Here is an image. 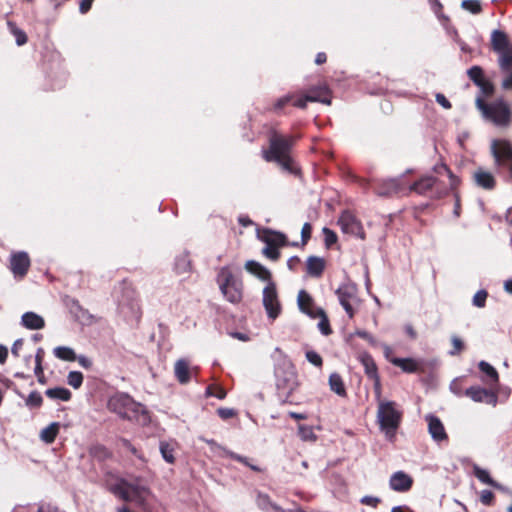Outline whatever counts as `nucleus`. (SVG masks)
I'll return each instance as SVG.
<instances>
[{"label":"nucleus","instance_id":"obj_2","mask_svg":"<svg viewBox=\"0 0 512 512\" xmlns=\"http://www.w3.org/2000/svg\"><path fill=\"white\" fill-rule=\"evenodd\" d=\"M108 490L124 501H133L138 505H144L147 496L150 494L149 488L137 478L130 482L125 479H117L115 483H107Z\"/></svg>","mask_w":512,"mask_h":512},{"label":"nucleus","instance_id":"obj_56","mask_svg":"<svg viewBox=\"0 0 512 512\" xmlns=\"http://www.w3.org/2000/svg\"><path fill=\"white\" fill-rule=\"evenodd\" d=\"M360 502L364 505L375 508L380 503V499L374 496H364L360 499Z\"/></svg>","mask_w":512,"mask_h":512},{"label":"nucleus","instance_id":"obj_8","mask_svg":"<svg viewBox=\"0 0 512 512\" xmlns=\"http://www.w3.org/2000/svg\"><path fill=\"white\" fill-rule=\"evenodd\" d=\"M491 48L498 54V65L500 69H506L512 64V42L508 35L501 30H493L491 33Z\"/></svg>","mask_w":512,"mask_h":512},{"label":"nucleus","instance_id":"obj_52","mask_svg":"<svg viewBox=\"0 0 512 512\" xmlns=\"http://www.w3.org/2000/svg\"><path fill=\"white\" fill-rule=\"evenodd\" d=\"M306 358H307V360L311 364H313V365H315L317 367H321L322 366V363H323L322 362V358H321V356L317 352H315V351H307L306 352Z\"/></svg>","mask_w":512,"mask_h":512},{"label":"nucleus","instance_id":"obj_62","mask_svg":"<svg viewBox=\"0 0 512 512\" xmlns=\"http://www.w3.org/2000/svg\"><path fill=\"white\" fill-rule=\"evenodd\" d=\"M449 178V186L451 190L456 189V187L459 185L460 180L457 176H455L452 171L447 174Z\"/></svg>","mask_w":512,"mask_h":512},{"label":"nucleus","instance_id":"obj_19","mask_svg":"<svg viewBox=\"0 0 512 512\" xmlns=\"http://www.w3.org/2000/svg\"><path fill=\"white\" fill-rule=\"evenodd\" d=\"M359 359L365 368L366 374L371 379L375 380V388H376L377 394L379 396L380 395V383H379V378H378V374H377V366H376L374 360L368 353L361 354L359 356Z\"/></svg>","mask_w":512,"mask_h":512},{"label":"nucleus","instance_id":"obj_27","mask_svg":"<svg viewBox=\"0 0 512 512\" xmlns=\"http://www.w3.org/2000/svg\"><path fill=\"white\" fill-rule=\"evenodd\" d=\"M60 430L59 422H52L47 427L43 428L40 432V439L46 443L51 444L55 441Z\"/></svg>","mask_w":512,"mask_h":512},{"label":"nucleus","instance_id":"obj_23","mask_svg":"<svg viewBox=\"0 0 512 512\" xmlns=\"http://www.w3.org/2000/svg\"><path fill=\"white\" fill-rule=\"evenodd\" d=\"M245 268L249 273L257 276L262 281H271L270 271L266 269L264 266H262L260 263L250 260L246 262Z\"/></svg>","mask_w":512,"mask_h":512},{"label":"nucleus","instance_id":"obj_51","mask_svg":"<svg viewBox=\"0 0 512 512\" xmlns=\"http://www.w3.org/2000/svg\"><path fill=\"white\" fill-rule=\"evenodd\" d=\"M323 234L325 237V245L329 248L337 241V235L335 232L330 230L329 228L324 227L323 228Z\"/></svg>","mask_w":512,"mask_h":512},{"label":"nucleus","instance_id":"obj_46","mask_svg":"<svg viewBox=\"0 0 512 512\" xmlns=\"http://www.w3.org/2000/svg\"><path fill=\"white\" fill-rule=\"evenodd\" d=\"M93 457L104 460L110 457V452L102 445L93 446L90 450Z\"/></svg>","mask_w":512,"mask_h":512},{"label":"nucleus","instance_id":"obj_38","mask_svg":"<svg viewBox=\"0 0 512 512\" xmlns=\"http://www.w3.org/2000/svg\"><path fill=\"white\" fill-rule=\"evenodd\" d=\"M298 435L303 441L315 442L317 439L313 428L304 424H300L298 426Z\"/></svg>","mask_w":512,"mask_h":512},{"label":"nucleus","instance_id":"obj_58","mask_svg":"<svg viewBox=\"0 0 512 512\" xmlns=\"http://www.w3.org/2000/svg\"><path fill=\"white\" fill-rule=\"evenodd\" d=\"M480 499L484 505H490L494 499V494L490 490H483Z\"/></svg>","mask_w":512,"mask_h":512},{"label":"nucleus","instance_id":"obj_40","mask_svg":"<svg viewBox=\"0 0 512 512\" xmlns=\"http://www.w3.org/2000/svg\"><path fill=\"white\" fill-rule=\"evenodd\" d=\"M461 7L472 14H480L482 11L480 0H463L461 2Z\"/></svg>","mask_w":512,"mask_h":512},{"label":"nucleus","instance_id":"obj_42","mask_svg":"<svg viewBox=\"0 0 512 512\" xmlns=\"http://www.w3.org/2000/svg\"><path fill=\"white\" fill-rule=\"evenodd\" d=\"M8 26L10 27L11 33L16 38V43L18 46H22L27 42V36L24 31L16 27L12 22H8Z\"/></svg>","mask_w":512,"mask_h":512},{"label":"nucleus","instance_id":"obj_32","mask_svg":"<svg viewBox=\"0 0 512 512\" xmlns=\"http://www.w3.org/2000/svg\"><path fill=\"white\" fill-rule=\"evenodd\" d=\"M330 389L337 395L344 397L346 396V389L341 376L337 373H333L329 377Z\"/></svg>","mask_w":512,"mask_h":512},{"label":"nucleus","instance_id":"obj_28","mask_svg":"<svg viewBox=\"0 0 512 512\" xmlns=\"http://www.w3.org/2000/svg\"><path fill=\"white\" fill-rule=\"evenodd\" d=\"M437 179L432 176H426L415 182L410 190L417 192L418 194H426L435 185Z\"/></svg>","mask_w":512,"mask_h":512},{"label":"nucleus","instance_id":"obj_20","mask_svg":"<svg viewBox=\"0 0 512 512\" xmlns=\"http://www.w3.org/2000/svg\"><path fill=\"white\" fill-rule=\"evenodd\" d=\"M307 99L310 102H320L326 105L331 104L329 90L325 86L313 87L307 94Z\"/></svg>","mask_w":512,"mask_h":512},{"label":"nucleus","instance_id":"obj_26","mask_svg":"<svg viewBox=\"0 0 512 512\" xmlns=\"http://www.w3.org/2000/svg\"><path fill=\"white\" fill-rule=\"evenodd\" d=\"M474 180L479 187L490 190L495 186V180L491 173L478 170L474 173Z\"/></svg>","mask_w":512,"mask_h":512},{"label":"nucleus","instance_id":"obj_12","mask_svg":"<svg viewBox=\"0 0 512 512\" xmlns=\"http://www.w3.org/2000/svg\"><path fill=\"white\" fill-rule=\"evenodd\" d=\"M30 267V258L26 252L13 253L10 257V269L15 278L22 279Z\"/></svg>","mask_w":512,"mask_h":512},{"label":"nucleus","instance_id":"obj_57","mask_svg":"<svg viewBox=\"0 0 512 512\" xmlns=\"http://www.w3.org/2000/svg\"><path fill=\"white\" fill-rule=\"evenodd\" d=\"M312 227L309 223H305L301 229V239L303 244H306L310 239Z\"/></svg>","mask_w":512,"mask_h":512},{"label":"nucleus","instance_id":"obj_63","mask_svg":"<svg viewBox=\"0 0 512 512\" xmlns=\"http://www.w3.org/2000/svg\"><path fill=\"white\" fill-rule=\"evenodd\" d=\"M292 98H293L292 95H287V96H284V97L278 99V101L275 104V109L278 110V109L283 108L287 103H289L292 100Z\"/></svg>","mask_w":512,"mask_h":512},{"label":"nucleus","instance_id":"obj_1","mask_svg":"<svg viewBox=\"0 0 512 512\" xmlns=\"http://www.w3.org/2000/svg\"><path fill=\"white\" fill-rule=\"evenodd\" d=\"M108 409L130 421L145 423L148 419L145 408L125 393L113 395L108 401Z\"/></svg>","mask_w":512,"mask_h":512},{"label":"nucleus","instance_id":"obj_33","mask_svg":"<svg viewBox=\"0 0 512 512\" xmlns=\"http://www.w3.org/2000/svg\"><path fill=\"white\" fill-rule=\"evenodd\" d=\"M45 394L50 399H58L62 401H68L71 398V392L63 387L47 389Z\"/></svg>","mask_w":512,"mask_h":512},{"label":"nucleus","instance_id":"obj_50","mask_svg":"<svg viewBox=\"0 0 512 512\" xmlns=\"http://www.w3.org/2000/svg\"><path fill=\"white\" fill-rule=\"evenodd\" d=\"M451 342L453 345V350H451L449 354L452 356L458 355L464 349L463 341L454 335L451 337Z\"/></svg>","mask_w":512,"mask_h":512},{"label":"nucleus","instance_id":"obj_47","mask_svg":"<svg viewBox=\"0 0 512 512\" xmlns=\"http://www.w3.org/2000/svg\"><path fill=\"white\" fill-rule=\"evenodd\" d=\"M44 357V350L42 348H38L36 355H35V369L34 373L36 376L42 375L43 367H42V361Z\"/></svg>","mask_w":512,"mask_h":512},{"label":"nucleus","instance_id":"obj_9","mask_svg":"<svg viewBox=\"0 0 512 512\" xmlns=\"http://www.w3.org/2000/svg\"><path fill=\"white\" fill-rule=\"evenodd\" d=\"M262 302L268 317L275 320L281 313V304L278 299L276 285L272 281H269L263 289Z\"/></svg>","mask_w":512,"mask_h":512},{"label":"nucleus","instance_id":"obj_17","mask_svg":"<svg viewBox=\"0 0 512 512\" xmlns=\"http://www.w3.org/2000/svg\"><path fill=\"white\" fill-rule=\"evenodd\" d=\"M402 190L401 179L391 178L383 180L375 187V192L380 196H391Z\"/></svg>","mask_w":512,"mask_h":512},{"label":"nucleus","instance_id":"obj_43","mask_svg":"<svg viewBox=\"0 0 512 512\" xmlns=\"http://www.w3.org/2000/svg\"><path fill=\"white\" fill-rule=\"evenodd\" d=\"M501 72L504 74V77L501 82V87L504 90H511L512 89V64L508 66L506 69H500Z\"/></svg>","mask_w":512,"mask_h":512},{"label":"nucleus","instance_id":"obj_4","mask_svg":"<svg viewBox=\"0 0 512 512\" xmlns=\"http://www.w3.org/2000/svg\"><path fill=\"white\" fill-rule=\"evenodd\" d=\"M216 282L224 298L232 304H238L243 298V282L229 266L221 267Z\"/></svg>","mask_w":512,"mask_h":512},{"label":"nucleus","instance_id":"obj_25","mask_svg":"<svg viewBox=\"0 0 512 512\" xmlns=\"http://www.w3.org/2000/svg\"><path fill=\"white\" fill-rule=\"evenodd\" d=\"M325 268V261L323 258L310 256L307 259V272L312 277H320Z\"/></svg>","mask_w":512,"mask_h":512},{"label":"nucleus","instance_id":"obj_5","mask_svg":"<svg viewBox=\"0 0 512 512\" xmlns=\"http://www.w3.org/2000/svg\"><path fill=\"white\" fill-rule=\"evenodd\" d=\"M276 388L279 398L288 402L291 394L298 387L297 374L293 364L284 359L275 368Z\"/></svg>","mask_w":512,"mask_h":512},{"label":"nucleus","instance_id":"obj_31","mask_svg":"<svg viewBox=\"0 0 512 512\" xmlns=\"http://www.w3.org/2000/svg\"><path fill=\"white\" fill-rule=\"evenodd\" d=\"M256 502L258 507L265 512H284L280 507L272 503L267 494L259 493Z\"/></svg>","mask_w":512,"mask_h":512},{"label":"nucleus","instance_id":"obj_45","mask_svg":"<svg viewBox=\"0 0 512 512\" xmlns=\"http://www.w3.org/2000/svg\"><path fill=\"white\" fill-rule=\"evenodd\" d=\"M42 401L43 399L41 394L38 393L37 391H33L28 395L25 403L30 408H38L42 405Z\"/></svg>","mask_w":512,"mask_h":512},{"label":"nucleus","instance_id":"obj_29","mask_svg":"<svg viewBox=\"0 0 512 512\" xmlns=\"http://www.w3.org/2000/svg\"><path fill=\"white\" fill-rule=\"evenodd\" d=\"M390 362L407 373H413L419 369V363L412 358H393Z\"/></svg>","mask_w":512,"mask_h":512},{"label":"nucleus","instance_id":"obj_15","mask_svg":"<svg viewBox=\"0 0 512 512\" xmlns=\"http://www.w3.org/2000/svg\"><path fill=\"white\" fill-rule=\"evenodd\" d=\"M465 395L474 402H485L493 405L497 402V396L494 393L479 386H472L466 389Z\"/></svg>","mask_w":512,"mask_h":512},{"label":"nucleus","instance_id":"obj_21","mask_svg":"<svg viewBox=\"0 0 512 512\" xmlns=\"http://www.w3.org/2000/svg\"><path fill=\"white\" fill-rule=\"evenodd\" d=\"M478 367L485 374L483 381L490 387L498 385L499 375L496 369L486 361H480Z\"/></svg>","mask_w":512,"mask_h":512},{"label":"nucleus","instance_id":"obj_49","mask_svg":"<svg viewBox=\"0 0 512 512\" xmlns=\"http://www.w3.org/2000/svg\"><path fill=\"white\" fill-rule=\"evenodd\" d=\"M208 396H214L218 399H224L226 397V391L222 387L208 386L206 389Z\"/></svg>","mask_w":512,"mask_h":512},{"label":"nucleus","instance_id":"obj_64","mask_svg":"<svg viewBox=\"0 0 512 512\" xmlns=\"http://www.w3.org/2000/svg\"><path fill=\"white\" fill-rule=\"evenodd\" d=\"M76 360L83 368L89 369L92 367V361L85 356H76Z\"/></svg>","mask_w":512,"mask_h":512},{"label":"nucleus","instance_id":"obj_18","mask_svg":"<svg viewBox=\"0 0 512 512\" xmlns=\"http://www.w3.org/2000/svg\"><path fill=\"white\" fill-rule=\"evenodd\" d=\"M175 377L181 384L190 381L192 374L197 373V368H190L189 363L184 359H179L174 366Z\"/></svg>","mask_w":512,"mask_h":512},{"label":"nucleus","instance_id":"obj_35","mask_svg":"<svg viewBox=\"0 0 512 512\" xmlns=\"http://www.w3.org/2000/svg\"><path fill=\"white\" fill-rule=\"evenodd\" d=\"M191 270V262L188 254L182 253L175 259V271L178 274H185Z\"/></svg>","mask_w":512,"mask_h":512},{"label":"nucleus","instance_id":"obj_37","mask_svg":"<svg viewBox=\"0 0 512 512\" xmlns=\"http://www.w3.org/2000/svg\"><path fill=\"white\" fill-rule=\"evenodd\" d=\"M297 303L301 312L308 311V309L315 305L313 298L305 290L299 291Z\"/></svg>","mask_w":512,"mask_h":512},{"label":"nucleus","instance_id":"obj_44","mask_svg":"<svg viewBox=\"0 0 512 512\" xmlns=\"http://www.w3.org/2000/svg\"><path fill=\"white\" fill-rule=\"evenodd\" d=\"M67 381L74 389H78L83 383V374L78 371H71L68 374Z\"/></svg>","mask_w":512,"mask_h":512},{"label":"nucleus","instance_id":"obj_41","mask_svg":"<svg viewBox=\"0 0 512 512\" xmlns=\"http://www.w3.org/2000/svg\"><path fill=\"white\" fill-rule=\"evenodd\" d=\"M318 315H320L318 318L320 319L319 323H318V329L320 330V332L325 335V336H328L332 333V330L330 328V324H329V320H328V317L325 313V311H318Z\"/></svg>","mask_w":512,"mask_h":512},{"label":"nucleus","instance_id":"obj_22","mask_svg":"<svg viewBox=\"0 0 512 512\" xmlns=\"http://www.w3.org/2000/svg\"><path fill=\"white\" fill-rule=\"evenodd\" d=\"M21 323L24 327L31 330L42 329L45 326L44 319L34 312L24 313L21 318Z\"/></svg>","mask_w":512,"mask_h":512},{"label":"nucleus","instance_id":"obj_34","mask_svg":"<svg viewBox=\"0 0 512 512\" xmlns=\"http://www.w3.org/2000/svg\"><path fill=\"white\" fill-rule=\"evenodd\" d=\"M175 443L174 442H166L162 441L160 442V452L163 457V459L167 463H174L175 457H174V451H175Z\"/></svg>","mask_w":512,"mask_h":512},{"label":"nucleus","instance_id":"obj_3","mask_svg":"<svg viewBox=\"0 0 512 512\" xmlns=\"http://www.w3.org/2000/svg\"><path fill=\"white\" fill-rule=\"evenodd\" d=\"M270 148L263 152V157L266 161L277 162L284 170L294 172L293 161L289 156V151L293 143L290 137H284L277 133L270 136Z\"/></svg>","mask_w":512,"mask_h":512},{"label":"nucleus","instance_id":"obj_11","mask_svg":"<svg viewBox=\"0 0 512 512\" xmlns=\"http://www.w3.org/2000/svg\"><path fill=\"white\" fill-rule=\"evenodd\" d=\"M338 224L343 233L358 237L360 239L365 238L361 223L351 212L344 211L338 220Z\"/></svg>","mask_w":512,"mask_h":512},{"label":"nucleus","instance_id":"obj_36","mask_svg":"<svg viewBox=\"0 0 512 512\" xmlns=\"http://www.w3.org/2000/svg\"><path fill=\"white\" fill-rule=\"evenodd\" d=\"M53 353L55 357L64 361H75L76 353L70 347L66 346H58L54 348Z\"/></svg>","mask_w":512,"mask_h":512},{"label":"nucleus","instance_id":"obj_30","mask_svg":"<svg viewBox=\"0 0 512 512\" xmlns=\"http://www.w3.org/2000/svg\"><path fill=\"white\" fill-rule=\"evenodd\" d=\"M473 473L475 477H477L482 483L487 484L495 489L502 490L501 484L493 480L490 477L489 472L487 470L482 469L477 465H474Z\"/></svg>","mask_w":512,"mask_h":512},{"label":"nucleus","instance_id":"obj_61","mask_svg":"<svg viewBox=\"0 0 512 512\" xmlns=\"http://www.w3.org/2000/svg\"><path fill=\"white\" fill-rule=\"evenodd\" d=\"M23 342H24V341H23V339H17V340L14 342V344H13V346H12V348H11V353H12L14 356H16V357H18V356H19L20 350L22 349V346H23Z\"/></svg>","mask_w":512,"mask_h":512},{"label":"nucleus","instance_id":"obj_24","mask_svg":"<svg viewBox=\"0 0 512 512\" xmlns=\"http://www.w3.org/2000/svg\"><path fill=\"white\" fill-rule=\"evenodd\" d=\"M261 239L266 245L276 248L286 244V236L284 234L271 230H264Z\"/></svg>","mask_w":512,"mask_h":512},{"label":"nucleus","instance_id":"obj_7","mask_svg":"<svg viewBox=\"0 0 512 512\" xmlns=\"http://www.w3.org/2000/svg\"><path fill=\"white\" fill-rule=\"evenodd\" d=\"M476 106L484 117L492 120L496 125L507 126L510 123L511 110L505 102L499 101L488 105L481 97H478Z\"/></svg>","mask_w":512,"mask_h":512},{"label":"nucleus","instance_id":"obj_48","mask_svg":"<svg viewBox=\"0 0 512 512\" xmlns=\"http://www.w3.org/2000/svg\"><path fill=\"white\" fill-rule=\"evenodd\" d=\"M488 293L485 290H479L473 297V305L478 308H483L486 303Z\"/></svg>","mask_w":512,"mask_h":512},{"label":"nucleus","instance_id":"obj_6","mask_svg":"<svg viewBox=\"0 0 512 512\" xmlns=\"http://www.w3.org/2000/svg\"><path fill=\"white\" fill-rule=\"evenodd\" d=\"M377 419L382 430L393 434L400 425L402 412L394 401L379 400Z\"/></svg>","mask_w":512,"mask_h":512},{"label":"nucleus","instance_id":"obj_13","mask_svg":"<svg viewBox=\"0 0 512 512\" xmlns=\"http://www.w3.org/2000/svg\"><path fill=\"white\" fill-rule=\"evenodd\" d=\"M204 441L210 446V449L214 454H216L220 457H230V458L250 467L254 471H257V472L260 471V468L255 465L250 464L246 457L236 454V453L222 447L221 445L216 443L214 440L204 439Z\"/></svg>","mask_w":512,"mask_h":512},{"label":"nucleus","instance_id":"obj_55","mask_svg":"<svg viewBox=\"0 0 512 512\" xmlns=\"http://www.w3.org/2000/svg\"><path fill=\"white\" fill-rule=\"evenodd\" d=\"M477 86L480 88L482 94H484L486 96L491 95L494 91L493 84L486 79L484 81L480 82V85H477Z\"/></svg>","mask_w":512,"mask_h":512},{"label":"nucleus","instance_id":"obj_39","mask_svg":"<svg viewBox=\"0 0 512 512\" xmlns=\"http://www.w3.org/2000/svg\"><path fill=\"white\" fill-rule=\"evenodd\" d=\"M467 75L475 85H480V82L485 80L483 69L480 66H472L468 69Z\"/></svg>","mask_w":512,"mask_h":512},{"label":"nucleus","instance_id":"obj_59","mask_svg":"<svg viewBox=\"0 0 512 512\" xmlns=\"http://www.w3.org/2000/svg\"><path fill=\"white\" fill-rule=\"evenodd\" d=\"M217 413L224 420L232 418L236 414L235 411L233 409H231V408H219L217 410Z\"/></svg>","mask_w":512,"mask_h":512},{"label":"nucleus","instance_id":"obj_10","mask_svg":"<svg viewBox=\"0 0 512 512\" xmlns=\"http://www.w3.org/2000/svg\"><path fill=\"white\" fill-rule=\"evenodd\" d=\"M339 302L350 318L354 316L355 305L358 303L357 289L354 285L345 284L336 290Z\"/></svg>","mask_w":512,"mask_h":512},{"label":"nucleus","instance_id":"obj_54","mask_svg":"<svg viewBox=\"0 0 512 512\" xmlns=\"http://www.w3.org/2000/svg\"><path fill=\"white\" fill-rule=\"evenodd\" d=\"M263 254L274 261L280 257V252L278 251V248L268 245H266V247L263 249Z\"/></svg>","mask_w":512,"mask_h":512},{"label":"nucleus","instance_id":"obj_60","mask_svg":"<svg viewBox=\"0 0 512 512\" xmlns=\"http://www.w3.org/2000/svg\"><path fill=\"white\" fill-rule=\"evenodd\" d=\"M436 102L441 105L445 109L451 108V103L449 100L441 93L436 94Z\"/></svg>","mask_w":512,"mask_h":512},{"label":"nucleus","instance_id":"obj_14","mask_svg":"<svg viewBox=\"0 0 512 512\" xmlns=\"http://www.w3.org/2000/svg\"><path fill=\"white\" fill-rule=\"evenodd\" d=\"M389 485L396 492H407L413 485V478L403 471H397L391 475Z\"/></svg>","mask_w":512,"mask_h":512},{"label":"nucleus","instance_id":"obj_16","mask_svg":"<svg viewBox=\"0 0 512 512\" xmlns=\"http://www.w3.org/2000/svg\"><path fill=\"white\" fill-rule=\"evenodd\" d=\"M425 420L428 423V431L434 441L441 442L448 439L444 425L438 417L429 414L425 417Z\"/></svg>","mask_w":512,"mask_h":512},{"label":"nucleus","instance_id":"obj_53","mask_svg":"<svg viewBox=\"0 0 512 512\" xmlns=\"http://www.w3.org/2000/svg\"><path fill=\"white\" fill-rule=\"evenodd\" d=\"M354 334L368 341L374 347L379 345L378 341L370 333L364 330H357Z\"/></svg>","mask_w":512,"mask_h":512}]
</instances>
